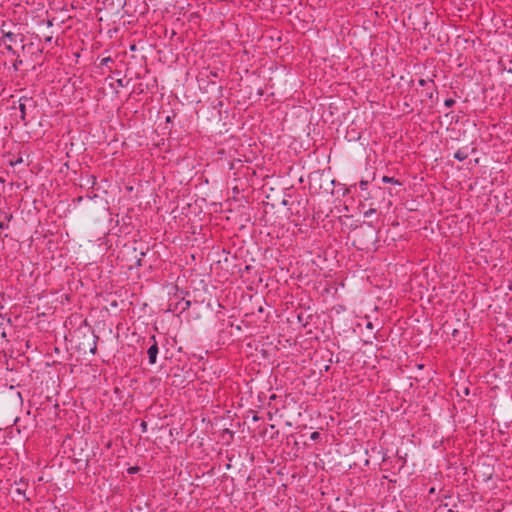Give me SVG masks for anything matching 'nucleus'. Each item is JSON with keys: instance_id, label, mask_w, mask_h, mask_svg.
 <instances>
[{"instance_id": "7ed1b4c3", "label": "nucleus", "mask_w": 512, "mask_h": 512, "mask_svg": "<svg viewBox=\"0 0 512 512\" xmlns=\"http://www.w3.org/2000/svg\"><path fill=\"white\" fill-rule=\"evenodd\" d=\"M4 44H15L18 40L22 41V35L19 33H14L12 31H8L4 33V37H2Z\"/></svg>"}, {"instance_id": "b1692460", "label": "nucleus", "mask_w": 512, "mask_h": 512, "mask_svg": "<svg viewBox=\"0 0 512 512\" xmlns=\"http://www.w3.org/2000/svg\"><path fill=\"white\" fill-rule=\"evenodd\" d=\"M258 419H259V418H258L256 415H255V416H253V420H254V421H257Z\"/></svg>"}, {"instance_id": "f8f14e48", "label": "nucleus", "mask_w": 512, "mask_h": 512, "mask_svg": "<svg viewBox=\"0 0 512 512\" xmlns=\"http://www.w3.org/2000/svg\"><path fill=\"white\" fill-rule=\"evenodd\" d=\"M418 83L420 86H425L428 83L434 84L433 80H425V79H420Z\"/></svg>"}, {"instance_id": "f257e3e1", "label": "nucleus", "mask_w": 512, "mask_h": 512, "mask_svg": "<svg viewBox=\"0 0 512 512\" xmlns=\"http://www.w3.org/2000/svg\"><path fill=\"white\" fill-rule=\"evenodd\" d=\"M29 108H35V102L33 100V98L31 97H21L19 99V110H20V118L22 121H25L26 120V115H27V110Z\"/></svg>"}, {"instance_id": "aec40b11", "label": "nucleus", "mask_w": 512, "mask_h": 512, "mask_svg": "<svg viewBox=\"0 0 512 512\" xmlns=\"http://www.w3.org/2000/svg\"><path fill=\"white\" fill-rule=\"evenodd\" d=\"M22 162V158H19L16 162L12 163V165L18 164Z\"/></svg>"}, {"instance_id": "5701e85b", "label": "nucleus", "mask_w": 512, "mask_h": 512, "mask_svg": "<svg viewBox=\"0 0 512 512\" xmlns=\"http://www.w3.org/2000/svg\"><path fill=\"white\" fill-rule=\"evenodd\" d=\"M367 328L372 329V323H370V322H369V323L367 324Z\"/></svg>"}, {"instance_id": "423d86ee", "label": "nucleus", "mask_w": 512, "mask_h": 512, "mask_svg": "<svg viewBox=\"0 0 512 512\" xmlns=\"http://www.w3.org/2000/svg\"><path fill=\"white\" fill-rule=\"evenodd\" d=\"M209 82L214 83V79L219 77L218 71H209L206 75Z\"/></svg>"}, {"instance_id": "a211bd4d", "label": "nucleus", "mask_w": 512, "mask_h": 512, "mask_svg": "<svg viewBox=\"0 0 512 512\" xmlns=\"http://www.w3.org/2000/svg\"><path fill=\"white\" fill-rule=\"evenodd\" d=\"M96 350H97V347H96V344H94V346L90 349V352L92 354H95L96 353Z\"/></svg>"}, {"instance_id": "f3484780", "label": "nucleus", "mask_w": 512, "mask_h": 512, "mask_svg": "<svg viewBox=\"0 0 512 512\" xmlns=\"http://www.w3.org/2000/svg\"><path fill=\"white\" fill-rule=\"evenodd\" d=\"M6 228H8V225L5 222L0 221V229H6Z\"/></svg>"}, {"instance_id": "f03ea898", "label": "nucleus", "mask_w": 512, "mask_h": 512, "mask_svg": "<svg viewBox=\"0 0 512 512\" xmlns=\"http://www.w3.org/2000/svg\"><path fill=\"white\" fill-rule=\"evenodd\" d=\"M150 341L152 342L151 346L148 348V358H149V363L150 364H155L156 363V360H157V355H158V343L156 341V337L155 335H152L150 337Z\"/></svg>"}, {"instance_id": "2eb2a0df", "label": "nucleus", "mask_w": 512, "mask_h": 512, "mask_svg": "<svg viewBox=\"0 0 512 512\" xmlns=\"http://www.w3.org/2000/svg\"><path fill=\"white\" fill-rule=\"evenodd\" d=\"M7 25L4 23L2 26H1V33H2V37H4V33L5 32H8L9 30H7Z\"/></svg>"}, {"instance_id": "dca6fc26", "label": "nucleus", "mask_w": 512, "mask_h": 512, "mask_svg": "<svg viewBox=\"0 0 512 512\" xmlns=\"http://www.w3.org/2000/svg\"><path fill=\"white\" fill-rule=\"evenodd\" d=\"M20 64H22V60H16L13 66L17 70Z\"/></svg>"}, {"instance_id": "1a4fd4ad", "label": "nucleus", "mask_w": 512, "mask_h": 512, "mask_svg": "<svg viewBox=\"0 0 512 512\" xmlns=\"http://www.w3.org/2000/svg\"><path fill=\"white\" fill-rule=\"evenodd\" d=\"M113 62L111 57H105L101 60V66H107L108 63Z\"/></svg>"}, {"instance_id": "412c9836", "label": "nucleus", "mask_w": 512, "mask_h": 512, "mask_svg": "<svg viewBox=\"0 0 512 512\" xmlns=\"http://www.w3.org/2000/svg\"><path fill=\"white\" fill-rule=\"evenodd\" d=\"M204 75H205V73L201 72L200 75H199V80H202Z\"/></svg>"}, {"instance_id": "9d476101", "label": "nucleus", "mask_w": 512, "mask_h": 512, "mask_svg": "<svg viewBox=\"0 0 512 512\" xmlns=\"http://www.w3.org/2000/svg\"><path fill=\"white\" fill-rule=\"evenodd\" d=\"M320 438V433L317 432V431H314L311 433L310 435V439L313 440V441H316Z\"/></svg>"}, {"instance_id": "6e6552de", "label": "nucleus", "mask_w": 512, "mask_h": 512, "mask_svg": "<svg viewBox=\"0 0 512 512\" xmlns=\"http://www.w3.org/2000/svg\"><path fill=\"white\" fill-rule=\"evenodd\" d=\"M375 213H376V209L370 208V209H368L367 211L364 212V217L365 218L371 217Z\"/></svg>"}, {"instance_id": "0eeeda50", "label": "nucleus", "mask_w": 512, "mask_h": 512, "mask_svg": "<svg viewBox=\"0 0 512 512\" xmlns=\"http://www.w3.org/2000/svg\"><path fill=\"white\" fill-rule=\"evenodd\" d=\"M455 104V100L452 99V98H448L444 101V105L447 107V108H450L452 106H454Z\"/></svg>"}, {"instance_id": "9b49d317", "label": "nucleus", "mask_w": 512, "mask_h": 512, "mask_svg": "<svg viewBox=\"0 0 512 512\" xmlns=\"http://www.w3.org/2000/svg\"><path fill=\"white\" fill-rule=\"evenodd\" d=\"M359 186H360V188H361L362 190H366V189H367V186H368V181H366V180H361V181L359 182Z\"/></svg>"}, {"instance_id": "ddd939ff", "label": "nucleus", "mask_w": 512, "mask_h": 512, "mask_svg": "<svg viewBox=\"0 0 512 512\" xmlns=\"http://www.w3.org/2000/svg\"><path fill=\"white\" fill-rule=\"evenodd\" d=\"M13 44H5L6 49L11 52L12 54H16L15 50L12 47Z\"/></svg>"}, {"instance_id": "39448f33", "label": "nucleus", "mask_w": 512, "mask_h": 512, "mask_svg": "<svg viewBox=\"0 0 512 512\" xmlns=\"http://www.w3.org/2000/svg\"><path fill=\"white\" fill-rule=\"evenodd\" d=\"M382 182L391 183V184H395V185H399V186L402 184L398 179H395L394 177H389V176H383Z\"/></svg>"}, {"instance_id": "4468645a", "label": "nucleus", "mask_w": 512, "mask_h": 512, "mask_svg": "<svg viewBox=\"0 0 512 512\" xmlns=\"http://www.w3.org/2000/svg\"><path fill=\"white\" fill-rule=\"evenodd\" d=\"M138 470H139V468H138V467H130V468L128 469V473H129V474H133V473H136Z\"/></svg>"}, {"instance_id": "393cba45", "label": "nucleus", "mask_w": 512, "mask_h": 512, "mask_svg": "<svg viewBox=\"0 0 512 512\" xmlns=\"http://www.w3.org/2000/svg\"><path fill=\"white\" fill-rule=\"evenodd\" d=\"M430 494L434 493V488H431L429 491Z\"/></svg>"}, {"instance_id": "6ab92c4d", "label": "nucleus", "mask_w": 512, "mask_h": 512, "mask_svg": "<svg viewBox=\"0 0 512 512\" xmlns=\"http://www.w3.org/2000/svg\"><path fill=\"white\" fill-rule=\"evenodd\" d=\"M141 427H142V430H143V431H146V428H147V424H146V422H142V423H141Z\"/></svg>"}, {"instance_id": "20e7f679", "label": "nucleus", "mask_w": 512, "mask_h": 512, "mask_svg": "<svg viewBox=\"0 0 512 512\" xmlns=\"http://www.w3.org/2000/svg\"><path fill=\"white\" fill-rule=\"evenodd\" d=\"M469 154L465 148H460L454 153V158L458 161H464L468 158Z\"/></svg>"}, {"instance_id": "4be33fe9", "label": "nucleus", "mask_w": 512, "mask_h": 512, "mask_svg": "<svg viewBox=\"0 0 512 512\" xmlns=\"http://www.w3.org/2000/svg\"><path fill=\"white\" fill-rule=\"evenodd\" d=\"M45 40H46V42H50L52 40V37L51 36L47 37Z\"/></svg>"}]
</instances>
